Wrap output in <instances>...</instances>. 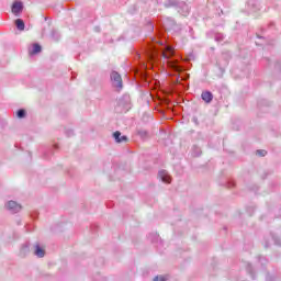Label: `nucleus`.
Returning a JSON list of instances; mask_svg holds the SVG:
<instances>
[{"label": "nucleus", "instance_id": "13", "mask_svg": "<svg viewBox=\"0 0 281 281\" xmlns=\"http://www.w3.org/2000/svg\"><path fill=\"white\" fill-rule=\"evenodd\" d=\"M168 280V277H164V276H160V277H156L154 279V281H167Z\"/></svg>", "mask_w": 281, "mask_h": 281}, {"label": "nucleus", "instance_id": "9", "mask_svg": "<svg viewBox=\"0 0 281 281\" xmlns=\"http://www.w3.org/2000/svg\"><path fill=\"white\" fill-rule=\"evenodd\" d=\"M167 66L170 67V69H173V71H181V67L177 65V61L168 60Z\"/></svg>", "mask_w": 281, "mask_h": 281}, {"label": "nucleus", "instance_id": "10", "mask_svg": "<svg viewBox=\"0 0 281 281\" xmlns=\"http://www.w3.org/2000/svg\"><path fill=\"white\" fill-rule=\"evenodd\" d=\"M35 256H37V258H43L45 256V250L38 245L35 246Z\"/></svg>", "mask_w": 281, "mask_h": 281}, {"label": "nucleus", "instance_id": "6", "mask_svg": "<svg viewBox=\"0 0 281 281\" xmlns=\"http://www.w3.org/2000/svg\"><path fill=\"white\" fill-rule=\"evenodd\" d=\"M171 56H175V49L171 46H167L162 52V57L168 60Z\"/></svg>", "mask_w": 281, "mask_h": 281}, {"label": "nucleus", "instance_id": "5", "mask_svg": "<svg viewBox=\"0 0 281 281\" xmlns=\"http://www.w3.org/2000/svg\"><path fill=\"white\" fill-rule=\"evenodd\" d=\"M201 98L203 101L206 102V104H210V102H212V100H214V94H212V92H210V91H204V92H202Z\"/></svg>", "mask_w": 281, "mask_h": 281}, {"label": "nucleus", "instance_id": "1", "mask_svg": "<svg viewBox=\"0 0 281 281\" xmlns=\"http://www.w3.org/2000/svg\"><path fill=\"white\" fill-rule=\"evenodd\" d=\"M111 80H112L113 87H115L116 89H122V76H120V74H117L116 71H113L111 74Z\"/></svg>", "mask_w": 281, "mask_h": 281}, {"label": "nucleus", "instance_id": "8", "mask_svg": "<svg viewBox=\"0 0 281 281\" xmlns=\"http://www.w3.org/2000/svg\"><path fill=\"white\" fill-rule=\"evenodd\" d=\"M121 135H122V133H120V132H115L113 134V137H114L115 142H117V144H122V142H127L128 140V138L126 136L121 137Z\"/></svg>", "mask_w": 281, "mask_h": 281}, {"label": "nucleus", "instance_id": "3", "mask_svg": "<svg viewBox=\"0 0 281 281\" xmlns=\"http://www.w3.org/2000/svg\"><path fill=\"white\" fill-rule=\"evenodd\" d=\"M7 207L10 210V212H13L14 214H16V212H21V204L14 201H9L7 203Z\"/></svg>", "mask_w": 281, "mask_h": 281}, {"label": "nucleus", "instance_id": "11", "mask_svg": "<svg viewBox=\"0 0 281 281\" xmlns=\"http://www.w3.org/2000/svg\"><path fill=\"white\" fill-rule=\"evenodd\" d=\"M15 25L18 30H20V32H23V30H25V22H23V20L21 19L15 20Z\"/></svg>", "mask_w": 281, "mask_h": 281}, {"label": "nucleus", "instance_id": "2", "mask_svg": "<svg viewBox=\"0 0 281 281\" xmlns=\"http://www.w3.org/2000/svg\"><path fill=\"white\" fill-rule=\"evenodd\" d=\"M43 52V47L38 43H33L29 46V55L36 56V54H41Z\"/></svg>", "mask_w": 281, "mask_h": 281}, {"label": "nucleus", "instance_id": "12", "mask_svg": "<svg viewBox=\"0 0 281 281\" xmlns=\"http://www.w3.org/2000/svg\"><path fill=\"white\" fill-rule=\"evenodd\" d=\"M257 155H259V157H265L267 155V150L265 149H259L256 151Z\"/></svg>", "mask_w": 281, "mask_h": 281}, {"label": "nucleus", "instance_id": "7", "mask_svg": "<svg viewBox=\"0 0 281 281\" xmlns=\"http://www.w3.org/2000/svg\"><path fill=\"white\" fill-rule=\"evenodd\" d=\"M23 10V3L21 2H14L12 5V12L13 14H20V12Z\"/></svg>", "mask_w": 281, "mask_h": 281}, {"label": "nucleus", "instance_id": "4", "mask_svg": "<svg viewBox=\"0 0 281 281\" xmlns=\"http://www.w3.org/2000/svg\"><path fill=\"white\" fill-rule=\"evenodd\" d=\"M158 176L164 183H170V181H172V178H170V175H168V171L166 170L159 171Z\"/></svg>", "mask_w": 281, "mask_h": 281}, {"label": "nucleus", "instance_id": "14", "mask_svg": "<svg viewBox=\"0 0 281 281\" xmlns=\"http://www.w3.org/2000/svg\"><path fill=\"white\" fill-rule=\"evenodd\" d=\"M18 117H25V110H19L18 111Z\"/></svg>", "mask_w": 281, "mask_h": 281}]
</instances>
